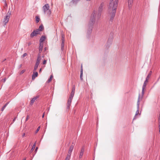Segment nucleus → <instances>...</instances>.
<instances>
[{"instance_id":"0eeeda50","label":"nucleus","mask_w":160,"mask_h":160,"mask_svg":"<svg viewBox=\"0 0 160 160\" xmlns=\"http://www.w3.org/2000/svg\"><path fill=\"white\" fill-rule=\"evenodd\" d=\"M39 30L37 29L34 30L33 32L31 34L30 37L32 38L34 36H36L37 35L39 34Z\"/></svg>"},{"instance_id":"ea45409f","label":"nucleus","mask_w":160,"mask_h":160,"mask_svg":"<svg viewBox=\"0 0 160 160\" xmlns=\"http://www.w3.org/2000/svg\"><path fill=\"white\" fill-rule=\"evenodd\" d=\"M31 43L30 42H29L28 43V46L30 45H31Z\"/></svg>"},{"instance_id":"de8ad7c7","label":"nucleus","mask_w":160,"mask_h":160,"mask_svg":"<svg viewBox=\"0 0 160 160\" xmlns=\"http://www.w3.org/2000/svg\"><path fill=\"white\" fill-rule=\"evenodd\" d=\"M7 105V103L3 107H5H5H6V106Z\"/></svg>"},{"instance_id":"a211bd4d","label":"nucleus","mask_w":160,"mask_h":160,"mask_svg":"<svg viewBox=\"0 0 160 160\" xmlns=\"http://www.w3.org/2000/svg\"><path fill=\"white\" fill-rule=\"evenodd\" d=\"M72 100L71 99H69L67 103L68 106V107H69L70 105L71 104V103L72 102Z\"/></svg>"},{"instance_id":"1a4fd4ad","label":"nucleus","mask_w":160,"mask_h":160,"mask_svg":"<svg viewBox=\"0 0 160 160\" xmlns=\"http://www.w3.org/2000/svg\"><path fill=\"white\" fill-rule=\"evenodd\" d=\"M104 6V4L103 2H102L100 4L98 8V11L99 12H101L102 11Z\"/></svg>"},{"instance_id":"6ab92c4d","label":"nucleus","mask_w":160,"mask_h":160,"mask_svg":"<svg viewBox=\"0 0 160 160\" xmlns=\"http://www.w3.org/2000/svg\"><path fill=\"white\" fill-rule=\"evenodd\" d=\"M43 27L42 25H40L39 28L38 29H37L38 30H39V31L40 32V31H41L43 30Z\"/></svg>"},{"instance_id":"a18cd8bd","label":"nucleus","mask_w":160,"mask_h":160,"mask_svg":"<svg viewBox=\"0 0 160 160\" xmlns=\"http://www.w3.org/2000/svg\"><path fill=\"white\" fill-rule=\"evenodd\" d=\"M6 79L5 78H4L3 79V82H5L6 81Z\"/></svg>"},{"instance_id":"6e6552de","label":"nucleus","mask_w":160,"mask_h":160,"mask_svg":"<svg viewBox=\"0 0 160 160\" xmlns=\"http://www.w3.org/2000/svg\"><path fill=\"white\" fill-rule=\"evenodd\" d=\"M151 74H152V71H150V73L148 74V75L147 76V77H146V80L145 81L143 85L145 84V85L146 86L147 83L148 82V80L151 76Z\"/></svg>"},{"instance_id":"a878e982","label":"nucleus","mask_w":160,"mask_h":160,"mask_svg":"<svg viewBox=\"0 0 160 160\" xmlns=\"http://www.w3.org/2000/svg\"><path fill=\"white\" fill-rule=\"evenodd\" d=\"M75 88L74 87H73L72 89V90L71 92H73L74 93L75 92Z\"/></svg>"},{"instance_id":"473e14b6","label":"nucleus","mask_w":160,"mask_h":160,"mask_svg":"<svg viewBox=\"0 0 160 160\" xmlns=\"http://www.w3.org/2000/svg\"><path fill=\"white\" fill-rule=\"evenodd\" d=\"M73 96H71V95H70V96H69V99H72V98H73Z\"/></svg>"},{"instance_id":"49530a36","label":"nucleus","mask_w":160,"mask_h":160,"mask_svg":"<svg viewBox=\"0 0 160 160\" xmlns=\"http://www.w3.org/2000/svg\"><path fill=\"white\" fill-rule=\"evenodd\" d=\"M44 113H43V115H42V118H43L44 117Z\"/></svg>"},{"instance_id":"2eb2a0df","label":"nucleus","mask_w":160,"mask_h":160,"mask_svg":"<svg viewBox=\"0 0 160 160\" xmlns=\"http://www.w3.org/2000/svg\"><path fill=\"white\" fill-rule=\"evenodd\" d=\"M43 47V43H40V46L39 47V52L41 53L42 51Z\"/></svg>"},{"instance_id":"f03ea898","label":"nucleus","mask_w":160,"mask_h":160,"mask_svg":"<svg viewBox=\"0 0 160 160\" xmlns=\"http://www.w3.org/2000/svg\"><path fill=\"white\" fill-rule=\"evenodd\" d=\"M49 8V4H46L42 8L44 13L48 16H49L51 13V11L50 9Z\"/></svg>"},{"instance_id":"f704fd0d","label":"nucleus","mask_w":160,"mask_h":160,"mask_svg":"<svg viewBox=\"0 0 160 160\" xmlns=\"http://www.w3.org/2000/svg\"><path fill=\"white\" fill-rule=\"evenodd\" d=\"M82 73H81V74H80V78L81 80H82Z\"/></svg>"},{"instance_id":"4be33fe9","label":"nucleus","mask_w":160,"mask_h":160,"mask_svg":"<svg viewBox=\"0 0 160 160\" xmlns=\"http://www.w3.org/2000/svg\"><path fill=\"white\" fill-rule=\"evenodd\" d=\"M40 20V18H39L38 16H37L36 17V23H38Z\"/></svg>"},{"instance_id":"f257e3e1","label":"nucleus","mask_w":160,"mask_h":160,"mask_svg":"<svg viewBox=\"0 0 160 160\" xmlns=\"http://www.w3.org/2000/svg\"><path fill=\"white\" fill-rule=\"evenodd\" d=\"M118 0H110L108 8L109 22L112 23L115 16L118 6Z\"/></svg>"},{"instance_id":"cd10ccee","label":"nucleus","mask_w":160,"mask_h":160,"mask_svg":"<svg viewBox=\"0 0 160 160\" xmlns=\"http://www.w3.org/2000/svg\"><path fill=\"white\" fill-rule=\"evenodd\" d=\"M80 0H73V2L74 3H76L77 2Z\"/></svg>"},{"instance_id":"aec40b11","label":"nucleus","mask_w":160,"mask_h":160,"mask_svg":"<svg viewBox=\"0 0 160 160\" xmlns=\"http://www.w3.org/2000/svg\"><path fill=\"white\" fill-rule=\"evenodd\" d=\"M71 155V154L68 153V154L67 155V157L65 159H66L67 160H69V159L70 158V156Z\"/></svg>"},{"instance_id":"412c9836","label":"nucleus","mask_w":160,"mask_h":160,"mask_svg":"<svg viewBox=\"0 0 160 160\" xmlns=\"http://www.w3.org/2000/svg\"><path fill=\"white\" fill-rule=\"evenodd\" d=\"M146 86L145 85V84L143 85L142 88V95H143L144 94V90L146 87Z\"/></svg>"},{"instance_id":"8fccbe9b","label":"nucleus","mask_w":160,"mask_h":160,"mask_svg":"<svg viewBox=\"0 0 160 160\" xmlns=\"http://www.w3.org/2000/svg\"><path fill=\"white\" fill-rule=\"evenodd\" d=\"M44 49H45V50H47V48H45Z\"/></svg>"},{"instance_id":"5701e85b","label":"nucleus","mask_w":160,"mask_h":160,"mask_svg":"<svg viewBox=\"0 0 160 160\" xmlns=\"http://www.w3.org/2000/svg\"><path fill=\"white\" fill-rule=\"evenodd\" d=\"M36 142H35L34 144L32 146V149H31V150L32 151H33L34 150V149H35V146H36Z\"/></svg>"},{"instance_id":"37998d69","label":"nucleus","mask_w":160,"mask_h":160,"mask_svg":"<svg viewBox=\"0 0 160 160\" xmlns=\"http://www.w3.org/2000/svg\"><path fill=\"white\" fill-rule=\"evenodd\" d=\"M101 15L100 14H98V18H100Z\"/></svg>"},{"instance_id":"7ed1b4c3","label":"nucleus","mask_w":160,"mask_h":160,"mask_svg":"<svg viewBox=\"0 0 160 160\" xmlns=\"http://www.w3.org/2000/svg\"><path fill=\"white\" fill-rule=\"evenodd\" d=\"M96 15V12L95 11H93L92 12V13L91 15L90 19V25H91V26H92L93 24L95 22Z\"/></svg>"},{"instance_id":"f3484780","label":"nucleus","mask_w":160,"mask_h":160,"mask_svg":"<svg viewBox=\"0 0 160 160\" xmlns=\"http://www.w3.org/2000/svg\"><path fill=\"white\" fill-rule=\"evenodd\" d=\"M37 98V97H34V98H32V99L31 100V104H33V103H34V102H35V100H36Z\"/></svg>"},{"instance_id":"dca6fc26","label":"nucleus","mask_w":160,"mask_h":160,"mask_svg":"<svg viewBox=\"0 0 160 160\" xmlns=\"http://www.w3.org/2000/svg\"><path fill=\"white\" fill-rule=\"evenodd\" d=\"M62 44H61V49L62 50H63L64 48V39L63 38H62Z\"/></svg>"},{"instance_id":"ddd939ff","label":"nucleus","mask_w":160,"mask_h":160,"mask_svg":"<svg viewBox=\"0 0 160 160\" xmlns=\"http://www.w3.org/2000/svg\"><path fill=\"white\" fill-rule=\"evenodd\" d=\"M133 2V0H128V7L129 8L131 7Z\"/></svg>"},{"instance_id":"39448f33","label":"nucleus","mask_w":160,"mask_h":160,"mask_svg":"<svg viewBox=\"0 0 160 160\" xmlns=\"http://www.w3.org/2000/svg\"><path fill=\"white\" fill-rule=\"evenodd\" d=\"M41 58L40 56H38L37 58L35 66L34 68V70L36 71L38 68V67L40 63Z\"/></svg>"},{"instance_id":"79ce46f5","label":"nucleus","mask_w":160,"mask_h":160,"mask_svg":"<svg viewBox=\"0 0 160 160\" xmlns=\"http://www.w3.org/2000/svg\"><path fill=\"white\" fill-rule=\"evenodd\" d=\"M25 135V133H23L22 135V137H24Z\"/></svg>"},{"instance_id":"4468645a","label":"nucleus","mask_w":160,"mask_h":160,"mask_svg":"<svg viewBox=\"0 0 160 160\" xmlns=\"http://www.w3.org/2000/svg\"><path fill=\"white\" fill-rule=\"evenodd\" d=\"M38 76V73L37 72H34L33 74L32 75V79L34 80L35 78L37 77Z\"/></svg>"},{"instance_id":"c756f323","label":"nucleus","mask_w":160,"mask_h":160,"mask_svg":"<svg viewBox=\"0 0 160 160\" xmlns=\"http://www.w3.org/2000/svg\"><path fill=\"white\" fill-rule=\"evenodd\" d=\"M47 61L45 60H44L43 62V64H45L46 63Z\"/></svg>"},{"instance_id":"c85d7f7f","label":"nucleus","mask_w":160,"mask_h":160,"mask_svg":"<svg viewBox=\"0 0 160 160\" xmlns=\"http://www.w3.org/2000/svg\"><path fill=\"white\" fill-rule=\"evenodd\" d=\"M25 72V70H22L20 72V74H22L23 73Z\"/></svg>"},{"instance_id":"09e8293b","label":"nucleus","mask_w":160,"mask_h":160,"mask_svg":"<svg viewBox=\"0 0 160 160\" xmlns=\"http://www.w3.org/2000/svg\"><path fill=\"white\" fill-rule=\"evenodd\" d=\"M41 71H42V69H41H41H40L39 72H41Z\"/></svg>"},{"instance_id":"2f4dec72","label":"nucleus","mask_w":160,"mask_h":160,"mask_svg":"<svg viewBox=\"0 0 160 160\" xmlns=\"http://www.w3.org/2000/svg\"><path fill=\"white\" fill-rule=\"evenodd\" d=\"M159 132L160 133V122H159Z\"/></svg>"},{"instance_id":"b1692460","label":"nucleus","mask_w":160,"mask_h":160,"mask_svg":"<svg viewBox=\"0 0 160 160\" xmlns=\"http://www.w3.org/2000/svg\"><path fill=\"white\" fill-rule=\"evenodd\" d=\"M40 126H39L38 127L37 130H36V133H37L39 131V130H40Z\"/></svg>"},{"instance_id":"58836bf2","label":"nucleus","mask_w":160,"mask_h":160,"mask_svg":"<svg viewBox=\"0 0 160 160\" xmlns=\"http://www.w3.org/2000/svg\"><path fill=\"white\" fill-rule=\"evenodd\" d=\"M38 149V147H36V149H35V151L36 152L37 151Z\"/></svg>"},{"instance_id":"603ef678","label":"nucleus","mask_w":160,"mask_h":160,"mask_svg":"<svg viewBox=\"0 0 160 160\" xmlns=\"http://www.w3.org/2000/svg\"><path fill=\"white\" fill-rule=\"evenodd\" d=\"M23 160H26V158H25L24 159H23Z\"/></svg>"},{"instance_id":"c03bdc74","label":"nucleus","mask_w":160,"mask_h":160,"mask_svg":"<svg viewBox=\"0 0 160 160\" xmlns=\"http://www.w3.org/2000/svg\"><path fill=\"white\" fill-rule=\"evenodd\" d=\"M62 38L64 39V35H62Z\"/></svg>"},{"instance_id":"423d86ee","label":"nucleus","mask_w":160,"mask_h":160,"mask_svg":"<svg viewBox=\"0 0 160 160\" xmlns=\"http://www.w3.org/2000/svg\"><path fill=\"white\" fill-rule=\"evenodd\" d=\"M140 99V96L139 95L138 97V101L137 104V110L136 112L135 115V116L134 119H135V117L136 116L138 115V114H139V108Z\"/></svg>"},{"instance_id":"72a5a7b5","label":"nucleus","mask_w":160,"mask_h":160,"mask_svg":"<svg viewBox=\"0 0 160 160\" xmlns=\"http://www.w3.org/2000/svg\"><path fill=\"white\" fill-rule=\"evenodd\" d=\"M74 93L73 92H71V93L70 94V95H71V96H74Z\"/></svg>"},{"instance_id":"7c9ffc66","label":"nucleus","mask_w":160,"mask_h":160,"mask_svg":"<svg viewBox=\"0 0 160 160\" xmlns=\"http://www.w3.org/2000/svg\"><path fill=\"white\" fill-rule=\"evenodd\" d=\"M27 55V54L26 53H24L23 55L22 56V57L24 58V57H25V56H26Z\"/></svg>"},{"instance_id":"9b49d317","label":"nucleus","mask_w":160,"mask_h":160,"mask_svg":"<svg viewBox=\"0 0 160 160\" xmlns=\"http://www.w3.org/2000/svg\"><path fill=\"white\" fill-rule=\"evenodd\" d=\"M46 39V37L44 36H42L40 39V43H42V42L44 41Z\"/></svg>"},{"instance_id":"3c124183","label":"nucleus","mask_w":160,"mask_h":160,"mask_svg":"<svg viewBox=\"0 0 160 160\" xmlns=\"http://www.w3.org/2000/svg\"><path fill=\"white\" fill-rule=\"evenodd\" d=\"M91 31H92V29H91L90 31V33H91Z\"/></svg>"},{"instance_id":"f8f14e48","label":"nucleus","mask_w":160,"mask_h":160,"mask_svg":"<svg viewBox=\"0 0 160 160\" xmlns=\"http://www.w3.org/2000/svg\"><path fill=\"white\" fill-rule=\"evenodd\" d=\"M74 145H72L70 147L69 149L68 153H70L71 154L72 152L73 149L74 147Z\"/></svg>"},{"instance_id":"4c0bfd02","label":"nucleus","mask_w":160,"mask_h":160,"mask_svg":"<svg viewBox=\"0 0 160 160\" xmlns=\"http://www.w3.org/2000/svg\"><path fill=\"white\" fill-rule=\"evenodd\" d=\"M4 108H5V107H3L2 108V111H3L4 110Z\"/></svg>"},{"instance_id":"c9c22d12","label":"nucleus","mask_w":160,"mask_h":160,"mask_svg":"<svg viewBox=\"0 0 160 160\" xmlns=\"http://www.w3.org/2000/svg\"><path fill=\"white\" fill-rule=\"evenodd\" d=\"M53 77V75L52 74H51L50 76V78H51L52 79V78Z\"/></svg>"},{"instance_id":"9d476101","label":"nucleus","mask_w":160,"mask_h":160,"mask_svg":"<svg viewBox=\"0 0 160 160\" xmlns=\"http://www.w3.org/2000/svg\"><path fill=\"white\" fill-rule=\"evenodd\" d=\"M84 151V148H82L79 154V157L80 158H81L82 157V156L83 154Z\"/></svg>"},{"instance_id":"bb28decb","label":"nucleus","mask_w":160,"mask_h":160,"mask_svg":"<svg viewBox=\"0 0 160 160\" xmlns=\"http://www.w3.org/2000/svg\"><path fill=\"white\" fill-rule=\"evenodd\" d=\"M29 118V116L28 115H27V118H26V120H25V122L27 121L28 120Z\"/></svg>"},{"instance_id":"393cba45","label":"nucleus","mask_w":160,"mask_h":160,"mask_svg":"<svg viewBox=\"0 0 160 160\" xmlns=\"http://www.w3.org/2000/svg\"><path fill=\"white\" fill-rule=\"evenodd\" d=\"M52 79L51 78H50L47 81V82L48 83L50 82L51 81Z\"/></svg>"},{"instance_id":"e433bc0d","label":"nucleus","mask_w":160,"mask_h":160,"mask_svg":"<svg viewBox=\"0 0 160 160\" xmlns=\"http://www.w3.org/2000/svg\"><path fill=\"white\" fill-rule=\"evenodd\" d=\"M81 68H82V66H81ZM81 73H82V68H81Z\"/></svg>"},{"instance_id":"20e7f679","label":"nucleus","mask_w":160,"mask_h":160,"mask_svg":"<svg viewBox=\"0 0 160 160\" xmlns=\"http://www.w3.org/2000/svg\"><path fill=\"white\" fill-rule=\"evenodd\" d=\"M10 13L8 14L2 20V23L4 26L8 22L10 18Z\"/></svg>"},{"instance_id":"a19ab883","label":"nucleus","mask_w":160,"mask_h":160,"mask_svg":"<svg viewBox=\"0 0 160 160\" xmlns=\"http://www.w3.org/2000/svg\"><path fill=\"white\" fill-rule=\"evenodd\" d=\"M160 122V113L159 117V122Z\"/></svg>"}]
</instances>
